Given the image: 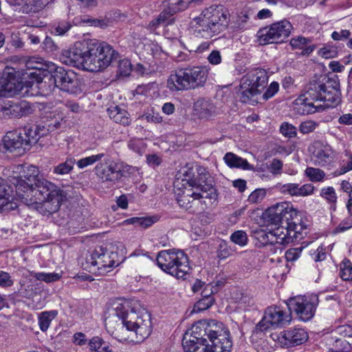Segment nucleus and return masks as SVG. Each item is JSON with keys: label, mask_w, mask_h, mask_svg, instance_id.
Returning <instances> with one entry per match:
<instances>
[{"label": "nucleus", "mask_w": 352, "mask_h": 352, "mask_svg": "<svg viewBox=\"0 0 352 352\" xmlns=\"http://www.w3.org/2000/svg\"><path fill=\"white\" fill-rule=\"evenodd\" d=\"M3 82L6 97H10L18 94L21 89V84L19 82H16L15 79H3Z\"/></svg>", "instance_id": "nucleus-43"}, {"label": "nucleus", "mask_w": 352, "mask_h": 352, "mask_svg": "<svg viewBox=\"0 0 352 352\" xmlns=\"http://www.w3.org/2000/svg\"><path fill=\"white\" fill-rule=\"evenodd\" d=\"M108 114L111 119L115 122L122 125H129L131 120L128 112L118 106L111 107L108 109Z\"/></svg>", "instance_id": "nucleus-29"}, {"label": "nucleus", "mask_w": 352, "mask_h": 352, "mask_svg": "<svg viewBox=\"0 0 352 352\" xmlns=\"http://www.w3.org/2000/svg\"><path fill=\"white\" fill-rule=\"evenodd\" d=\"M320 195L329 204L331 208L336 210V204L337 202V195L335 189L331 186L322 188L320 190Z\"/></svg>", "instance_id": "nucleus-41"}, {"label": "nucleus", "mask_w": 352, "mask_h": 352, "mask_svg": "<svg viewBox=\"0 0 352 352\" xmlns=\"http://www.w3.org/2000/svg\"><path fill=\"white\" fill-rule=\"evenodd\" d=\"M268 74L263 69L248 72L241 80L237 94L243 103L254 104L260 102L261 94L268 83Z\"/></svg>", "instance_id": "nucleus-9"}, {"label": "nucleus", "mask_w": 352, "mask_h": 352, "mask_svg": "<svg viewBox=\"0 0 352 352\" xmlns=\"http://www.w3.org/2000/svg\"><path fill=\"white\" fill-rule=\"evenodd\" d=\"M124 324H131L133 330L130 336H121L118 333V337L122 340L137 341L141 342L148 338L152 331L151 318L149 313L142 310L138 313L135 312L131 307L126 310Z\"/></svg>", "instance_id": "nucleus-11"}, {"label": "nucleus", "mask_w": 352, "mask_h": 352, "mask_svg": "<svg viewBox=\"0 0 352 352\" xmlns=\"http://www.w3.org/2000/svg\"><path fill=\"white\" fill-rule=\"evenodd\" d=\"M167 2V8L170 11V14H176L179 12L185 10L188 8L189 0H166Z\"/></svg>", "instance_id": "nucleus-40"}, {"label": "nucleus", "mask_w": 352, "mask_h": 352, "mask_svg": "<svg viewBox=\"0 0 352 352\" xmlns=\"http://www.w3.org/2000/svg\"><path fill=\"white\" fill-rule=\"evenodd\" d=\"M223 160L225 163L230 168H238L243 170H252L253 168V166L250 165L246 160L232 153H227Z\"/></svg>", "instance_id": "nucleus-28"}, {"label": "nucleus", "mask_w": 352, "mask_h": 352, "mask_svg": "<svg viewBox=\"0 0 352 352\" xmlns=\"http://www.w3.org/2000/svg\"><path fill=\"white\" fill-rule=\"evenodd\" d=\"M214 303V298L209 294L204 296L203 298L198 300L192 310V313H198L210 308Z\"/></svg>", "instance_id": "nucleus-42"}, {"label": "nucleus", "mask_w": 352, "mask_h": 352, "mask_svg": "<svg viewBox=\"0 0 352 352\" xmlns=\"http://www.w3.org/2000/svg\"><path fill=\"white\" fill-rule=\"evenodd\" d=\"M132 71V65L127 58L120 60L118 65V75L119 76H129Z\"/></svg>", "instance_id": "nucleus-48"}, {"label": "nucleus", "mask_w": 352, "mask_h": 352, "mask_svg": "<svg viewBox=\"0 0 352 352\" xmlns=\"http://www.w3.org/2000/svg\"><path fill=\"white\" fill-rule=\"evenodd\" d=\"M303 250L302 247L296 248H290L287 250L285 254V258L287 261H296L300 256L302 251Z\"/></svg>", "instance_id": "nucleus-58"}, {"label": "nucleus", "mask_w": 352, "mask_h": 352, "mask_svg": "<svg viewBox=\"0 0 352 352\" xmlns=\"http://www.w3.org/2000/svg\"><path fill=\"white\" fill-rule=\"evenodd\" d=\"M104 157V153H98L97 155H92L86 157L81 158L76 163L78 168L82 169L85 167L93 165L96 162L100 161Z\"/></svg>", "instance_id": "nucleus-45"}, {"label": "nucleus", "mask_w": 352, "mask_h": 352, "mask_svg": "<svg viewBox=\"0 0 352 352\" xmlns=\"http://www.w3.org/2000/svg\"><path fill=\"white\" fill-rule=\"evenodd\" d=\"M290 311L276 306L267 308L263 319L256 325V328L263 331L270 328L276 329L289 324L292 320Z\"/></svg>", "instance_id": "nucleus-16"}, {"label": "nucleus", "mask_w": 352, "mask_h": 352, "mask_svg": "<svg viewBox=\"0 0 352 352\" xmlns=\"http://www.w3.org/2000/svg\"><path fill=\"white\" fill-rule=\"evenodd\" d=\"M254 236L257 240L256 244L258 246H265L268 244L275 243L272 230L267 232L264 230H260L255 232Z\"/></svg>", "instance_id": "nucleus-37"}, {"label": "nucleus", "mask_w": 352, "mask_h": 352, "mask_svg": "<svg viewBox=\"0 0 352 352\" xmlns=\"http://www.w3.org/2000/svg\"><path fill=\"white\" fill-rule=\"evenodd\" d=\"M128 146L131 151L142 155L146 148V144L142 139H132L128 143Z\"/></svg>", "instance_id": "nucleus-50"}, {"label": "nucleus", "mask_w": 352, "mask_h": 352, "mask_svg": "<svg viewBox=\"0 0 352 352\" xmlns=\"http://www.w3.org/2000/svg\"><path fill=\"white\" fill-rule=\"evenodd\" d=\"M276 340L285 346H292L300 345L305 342L308 338L307 331L299 327H295L282 331L279 335H276Z\"/></svg>", "instance_id": "nucleus-19"}, {"label": "nucleus", "mask_w": 352, "mask_h": 352, "mask_svg": "<svg viewBox=\"0 0 352 352\" xmlns=\"http://www.w3.org/2000/svg\"><path fill=\"white\" fill-rule=\"evenodd\" d=\"M19 295L26 298H32L36 294V289L34 285L25 278H21L19 280V288L18 289Z\"/></svg>", "instance_id": "nucleus-32"}, {"label": "nucleus", "mask_w": 352, "mask_h": 352, "mask_svg": "<svg viewBox=\"0 0 352 352\" xmlns=\"http://www.w3.org/2000/svg\"><path fill=\"white\" fill-rule=\"evenodd\" d=\"M290 45L293 49L301 50L302 55H309L316 49V45L311 43V41L303 36L291 39Z\"/></svg>", "instance_id": "nucleus-27"}, {"label": "nucleus", "mask_w": 352, "mask_h": 352, "mask_svg": "<svg viewBox=\"0 0 352 352\" xmlns=\"http://www.w3.org/2000/svg\"><path fill=\"white\" fill-rule=\"evenodd\" d=\"M71 28V25L66 21H63L58 23L57 27L55 28L56 33L58 35H63L66 33Z\"/></svg>", "instance_id": "nucleus-64"}, {"label": "nucleus", "mask_w": 352, "mask_h": 352, "mask_svg": "<svg viewBox=\"0 0 352 352\" xmlns=\"http://www.w3.org/2000/svg\"><path fill=\"white\" fill-rule=\"evenodd\" d=\"M229 13L222 6H212L192 19L190 27L197 36L212 38L228 26Z\"/></svg>", "instance_id": "nucleus-7"}, {"label": "nucleus", "mask_w": 352, "mask_h": 352, "mask_svg": "<svg viewBox=\"0 0 352 352\" xmlns=\"http://www.w3.org/2000/svg\"><path fill=\"white\" fill-rule=\"evenodd\" d=\"M30 274L31 276L35 278L36 280L40 281H44L46 283H52L59 280L62 277V273H45V272H30Z\"/></svg>", "instance_id": "nucleus-34"}, {"label": "nucleus", "mask_w": 352, "mask_h": 352, "mask_svg": "<svg viewBox=\"0 0 352 352\" xmlns=\"http://www.w3.org/2000/svg\"><path fill=\"white\" fill-rule=\"evenodd\" d=\"M276 188L280 192L292 197H307L314 194L315 187L311 184L300 186L296 183L278 184Z\"/></svg>", "instance_id": "nucleus-21"}, {"label": "nucleus", "mask_w": 352, "mask_h": 352, "mask_svg": "<svg viewBox=\"0 0 352 352\" xmlns=\"http://www.w3.org/2000/svg\"><path fill=\"white\" fill-rule=\"evenodd\" d=\"M292 25L289 21L283 20L261 29L257 33L261 45L283 42L291 34Z\"/></svg>", "instance_id": "nucleus-13"}, {"label": "nucleus", "mask_w": 352, "mask_h": 352, "mask_svg": "<svg viewBox=\"0 0 352 352\" xmlns=\"http://www.w3.org/2000/svg\"><path fill=\"white\" fill-rule=\"evenodd\" d=\"M334 159V151L329 145L316 143L312 160L314 164L325 166L330 164Z\"/></svg>", "instance_id": "nucleus-23"}, {"label": "nucleus", "mask_w": 352, "mask_h": 352, "mask_svg": "<svg viewBox=\"0 0 352 352\" xmlns=\"http://www.w3.org/2000/svg\"><path fill=\"white\" fill-rule=\"evenodd\" d=\"M318 126V122L309 120L300 123L299 126V131L302 134H308L313 132Z\"/></svg>", "instance_id": "nucleus-52"}, {"label": "nucleus", "mask_w": 352, "mask_h": 352, "mask_svg": "<svg viewBox=\"0 0 352 352\" xmlns=\"http://www.w3.org/2000/svg\"><path fill=\"white\" fill-rule=\"evenodd\" d=\"M305 173L309 180L313 182H322L325 176V173L322 170L314 167H307Z\"/></svg>", "instance_id": "nucleus-46"}, {"label": "nucleus", "mask_w": 352, "mask_h": 352, "mask_svg": "<svg viewBox=\"0 0 352 352\" xmlns=\"http://www.w3.org/2000/svg\"><path fill=\"white\" fill-rule=\"evenodd\" d=\"M120 263L116 252L104 250L101 247L94 250L87 258V263L90 265V267H93V270H97L100 274L108 272Z\"/></svg>", "instance_id": "nucleus-15"}, {"label": "nucleus", "mask_w": 352, "mask_h": 352, "mask_svg": "<svg viewBox=\"0 0 352 352\" xmlns=\"http://www.w3.org/2000/svg\"><path fill=\"white\" fill-rule=\"evenodd\" d=\"M298 213V210L290 202H280L269 208L265 212V216L272 224H290L297 219Z\"/></svg>", "instance_id": "nucleus-17"}, {"label": "nucleus", "mask_w": 352, "mask_h": 352, "mask_svg": "<svg viewBox=\"0 0 352 352\" xmlns=\"http://www.w3.org/2000/svg\"><path fill=\"white\" fill-rule=\"evenodd\" d=\"M8 186L6 181L0 177V209H10L12 206L9 207L8 205L11 204L12 197L8 192Z\"/></svg>", "instance_id": "nucleus-33"}, {"label": "nucleus", "mask_w": 352, "mask_h": 352, "mask_svg": "<svg viewBox=\"0 0 352 352\" xmlns=\"http://www.w3.org/2000/svg\"><path fill=\"white\" fill-rule=\"evenodd\" d=\"M147 122L154 124H159L163 121V118L161 114L154 111L153 109L145 113L143 116Z\"/></svg>", "instance_id": "nucleus-54"}, {"label": "nucleus", "mask_w": 352, "mask_h": 352, "mask_svg": "<svg viewBox=\"0 0 352 352\" xmlns=\"http://www.w3.org/2000/svg\"><path fill=\"white\" fill-rule=\"evenodd\" d=\"M283 164L278 159H274L269 167L270 171L273 175H279L281 173Z\"/></svg>", "instance_id": "nucleus-61"}, {"label": "nucleus", "mask_w": 352, "mask_h": 352, "mask_svg": "<svg viewBox=\"0 0 352 352\" xmlns=\"http://www.w3.org/2000/svg\"><path fill=\"white\" fill-rule=\"evenodd\" d=\"M278 226L272 230L273 237L275 243L288 244L292 242L291 235V227L289 223L286 224L277 225Z\"/></svg>", "instance_id": "nucleus-26"}, {"label": "nucleus", "mask_w": 352, "mask_h": 352, "mask_svg": "<svg viewBox=\"0 0 352 352\" xmlns=\"http://www.w3.org/2000/svg\"><path fill=\"white\" fill-rule=\"evenodd\" d=\"M266 196L264 188H258L254 190L248 197V201L251 204L261 203Z\"/></svg>", "instance_id": "nucleus-51"}, {"label": "nucleus", "mask_w": 352, "mask_h": 352, "mask_svg": "<svg viewBox=\"0 0 352 352\" xmlns=\"http://www.w3.org/2000/svg\"><path fill=\"white\" fill-rule=\"evenodd\" d=\"M18 170H23L20 176L10 175V182L15 186L16 195L27 202L37 204V210L43 215H50L57 212L65 200L67 192L54 183L38 177L36 166L19 165Z\"/></svg>", "instance_id": "nucleus-1"}, {"label": "nucleus", "mask_w": 352, "mask_h": 352, "mask_svg": "<svg viewBox=\"0 0 352 352\" xmlns=\"http://www.w3.org/2000/svg\"><path fill=\"white\" fill-rule=\"evenodd\" d=\"M45 126L46 135L49 132H54L56 130L64 129L66 126V120L63 116H58V118L54 117L44 125Z\"/></svg>", "instance_id": "nucleus-39"}, {"label": "nucleus", "mask_w": 352, "mask_h": 352, "mask_svg": "<svg viewBox=\"0 0 352 352\" xmlns=\"http://www.w3.org/2000/svg\"><path fill=\"white\" fill-rule=\"evenodd\" d=\"M351 36L352 34L349 30L341 29L338 31H333L331 33V37L335 41H346Z\"/></svg>", "instance_id": "nucleus-53"}, {"label": "nucleus", "mask_w": 352, "mask_h": 352, "mask_svg": "<svg viewBox=\"0 0 352 352\" xmlns=\"http://www.w3.org/2000/svg\"><path fill=\"white\" fill-rule=\"evenodd\" d=\"M279 85L276 82H272L264 94H261V100H267L272 98L278 91Z\"/></svg>", "instance_id": "nucleus-56"}, {"label": "nucleus", "mask_w": 352, "mask_h": 352, "mask_svg": "<svg viewBox=\"0 0 352 352\" xmlns=\"http://www.w3.org/2000/svg\"><path fill=\"white\" fill-rule=\"evenodd\" d=\"M338 50L335 45H326L318 50V54L322 58L329 59L338 56Z\"/></svg>", "instance_id": "nucleus-47"}, {"label": "nucleus", "mask_w": 352, "mask_h": 352, "mask_svg": "<svg viewBox=\"0 0 352 352\" xmlns=\"http://www.w3.org/2000/svg\"><path fill=\"white\" fill-rule=\"evenodd\" d=\"M5 148L14 153L16 155H21L25 150H28L24 136L21 132L9 131L3 138Z\"/></svg>", "instance_id": "nucleus-20"}, {"label": "nucleus", "mask_w": 352, "mask_h": 352, "mask_svg": "<svg viewBox=\"0 0 352 352\" xmlns=\"http://www.w3.org/2000/svg\"><path fill=\"white\" fill-rule=\"evenodd\" d=\"M118 57V53L108 43L85 39L63 50L60 60L67 65L95 72L107 68Z\"/></svg>", "instance_id": "nucleus-3"}, {"label": "nucleus", "mask_w": 352, "mask_h": 352, "mask_svg": "<svg viewBox=\"0 0 352 352\" xmlns=\"http://www.w3.org/2000/svg\"><path fill=\"white\" fill-rule=\"evenodd\" d=\"M28 104L25 102L13 103L8 102L5 105H1V113L3 116L21 117L26 114Z\"/></svg>", "instance_id": "nucleus-25"}, {"label": "nucleus", "mask_w": 352, "mask_h": 352, "mask_svg": "<svg viewBox=\"0 0 352 352\" xmlns=\"http://www.w3.org/2000/svg\"><path fill=\"white\" fill-rule=\"evenodd\" d=\"M280 133L285 137L293 138L297 134L296 128L288 122H283L280 127Z\"/></svg>", "instance_id": "nucleus-55"}, {"label": "nucleus", "mask_w": 352, "mask_h": 352, "mask_svg": "<svg viewBox=\"0 0 352 352\" xmlns=\"http://www.w3.org/2000/svg\"><path fill=\"white\" fill-rule=\"evenodd\" d=\"M195 114L199 119L209 120L217 114V108L210 98H200L194 103Z\"/></svg>", "instance_id": "nucleus-22"}, {"label": "nucleus", "mask_w": 352, "mask_h": 352, "mask_svg": "<svg viewBox=\"0 0 352 352\" xmlns=\"http://www.w3.org/2000/svg\"><path fill=\"white\" fill-rule=\"evenodd\" d=\"M339 274L344 281L352 280V263L348 259H344L340 264Z\"/></svg>", "instance_id": "nucleus-44"}, {"label": "nucleus", "mask_w": 352, "mask_h": 352, "mask_svg": "<svg viewBox=\"0 0 352 352\" xmlns=\"http://www.w3.org/2000/svg\"><path fill=\"white\" fill-rule=\"evenodd\" d=\"M340 102L339 82L328 78L325 82H311L307 90L294 100L293 108L299 115H307L336 107Z\"/></svg>", "instance_id": "nucleus-5"}, {"label": "nucleus", "mask_w": 352, "mask_h": 352, "mask_svg": "<svg viewBox=\"0 0 352 352\" xmlns=\"http://www.w3.org/2000/svg\"><path fill=\"white\" fill-rule=\"evenodd\" d=\"M76 164L74 157H67L64 162L60 163L53 168V173L63 175L69 173Z\"/></svg>", "instance_id": "nucleus-36"}, {"label": "nucleus", "mask_w": 352, "mask_h": 352, "mask_svg": "<svg viewBox=\"0 0 352 352\" xmlns=\"http://www.w3.org/2000/svg\"><path fill=\"white\" fill-rule=\"evenodd\" d=\"M26 5L34 8V11L42 9L47 3L48 0H23Z\"/></svg>", "instance_id": "nucleus-62"}, {"label": "nucleus", "mask_w": 352, "mask_h": 352, "mask_svg": "<svg viewBox=\"0 0 352 352\" xmlns=\"http://www.w3.org/2000/svg\"><path fill=\"white\" fill-rule=\"evenodd\" d=\"M157 264L164 272L177 278H184L190 270L188 258L182 250L160 251L157 256Z\"/></svg>", "instance_id": "nucleus-10"}, {"label": "nucleus", "mask_w": 352, "mask_h": 352, "mask_svg": "<svg viewBox=\"0 0 352 352\" xmlns=\"http://www.w3.org/2000/svg\"><path fill=\"white\" fill-rule=\"evenodd\" d=\"M208 74L209 67L207 66L179 68L170 74L166 86L171 91L199 89L205 85Z\"/></svg>", "instance_id": "nucleus-8"}, {"label": "nucleus", "mask_w": 352, "mask_h": 352, "mask_svg": "<svg viewBox=\"0 0 352 352\" xmlns=\"http://www.w3.org/2000/svg\"><path fill=\"white\" fill-rule=\"evenodd\" d=\"M197 175L192 168L184 167L174 182L176 199L180 207L191 213L198 212L200 199L208 198L214 190L212 179L206 168L197 166Z\"/></svg>", "instance_id": "nucleus-4"}, {"label": "nucleus", "mask_w": 352, "mask_h": 352, "mask_svg": "<svg viewBox=\"0 0 352 352\" xmlns=\"http://www.w3.org/2000/svg\"><path fill=\"white\" fill-rule=\"evenodd\" d=\"M89 346L91 352H112L108 344L99 337L92 338L89 342Z\"/></svg>", "instance_id": "nucleus-38"}, {"label": "nucleus", "mask_w": 352, "mask_h": 352, "mask_svg": "<svg viewBox=\"0 0 352 352\" xmlns=\"http://www.w3.org/2000/svg\"><path fill=\"white\" fill-rule=\"evenodd\" d=\"M133 167L123 162L111 161L106 164H98L94 170L97 177L102 183L113 186L118 182L126 172H129Z\"/></svg>", "instance_id": "nucleus-14"}, {"label": "nucleus", "mask_w": 352, "mask_h": 352, "mask_svg": "<svg viewBox=\"0 0 352 352\" xmlns=\"http://www.w3.org/2000/svg\"><path fill=\"white\" fill-rule=\"evenodd\" d=\"M292 242L300 241L307 234V226L299 222V219L292 221L290 223Z\"/></svg>", "instance_id": "nucleus-31"}, {"label": "nucleus", "mask_w": 352, "mask_h": 352, "mask_svg": "<svg viewBox=\"0 0 352 352\" xmlns=\"http://www.w3.org/2000/svg\"><path fill=\"white\" fill-rule=\"evenodd\" d=\"M184 352H231L233 343L230 331L215 320H199L186 332Z\"/></svg>", "instance_id": "nucleus-2"}, {"label": "nucleus", "mask_w": 352, "mask_h": 352, "mask_svg": "<svg viewBox=\"0 0 352 352\" xmlns=\"http://www.w3.org/2000/svg\"><path fill=\"white\" fill-rule=\"evenodd\" d=\"M352 228V214L343 219L333 230L334 234L345 232Z\"/></svg>", "instance_id": "nucleus-57"}, {"label": "nucleus", "mask_w": 352, "mask_h": 352, "mask_svg": "<svg viewBox=\"0 0 352 352\" xmlns=\"http://www.w3.org/2000/svg\"><path fill=\"white\" fill-rule=\"evenodd\" d=\"M158 221V218L155 216L153 217H132L124 221L126 225L133 224L135 227L141 228H148Z\"/></svg>", "instance_id": "nucleus-30"}, {"label": "nucleus", "mask_w": 352, "mask_h": 352, "mask_svg": "<svg viewBox=\"0 0 352 352\" xmlns=\"http://www.w3.org/2000/svg\"><path fill=\"white\" fill-rule=\"evenodd\" d=\"M14 281L9 273L0 271V286L3 287H11Z\"/></svg>", "instance_id": "nucleus-60"}, {"label": "nucleus", "mask_w": 352, "mask_h": 352, "mask_svg": "<svg viewBox=\"0 0 352 352\" xmlns=\"http://www.w3.org/2000/svg\"><path fill=\"white\" fill-rule=\"evenodd\" d=\"M346 160H342V164L340 170L335 172L336 175H340L352 170V155H345Z\"/></svg>", "instance_id": "nucleus-59"}, {"label": "nucleus", "mask_w": 352, "mask_h": 352, "mask_svg": "<svg viewBox=\"0 0 352 352\" xmlns=\"http://www.w3.org/2000/svg\"><path fill=\"white\" fill-rule=\"evenodd\" d=\"M318 304L316 295L298 296L290 301L289 310L296 313L298 318L304 322L309 320L315 314Z\"/></svg>", "instance_id": "nucleus-18"}, {"label": "nucleus", "mask_w": 352, "mask_h": 352, "mask_svg": "<svg viewBox=\"0 0 352 352\" xmlns=\"http://www.w3.org/2000/svg\"><path fill=\"white\" fill-rule=\"evenodd\" d=\"M21 132L24 136L28 149L32 144L36 143L41 137L46 135L45 126L41 125L25 127Z\"/></svg>", "instance_id": "nucleus-24"}, {"label": "nucleus", "mask_w": 352, "mask_h": 352, "mask_svg": "<svg viewBox=\"0 0 352 352\" xmlns=\"http://www.w3.org/2000/svg\"><path fill=\"white\" fill-rule=\"evenodd\" d=\"M230 238L232 242L241 247L245 246L248 243V235L243 230L235 231L231 234Z\"/></svg>", "instance_id": "nucleus-49"}, {"label": "nucleus", "mask_w": 352, "mask_h": 352, "mask_svg": "<svg viewBox=\"0 0 352 352\" xmlns=\"http://www.w3.org/2000/svg\"><path fill=\"white\" fill-rule=\"evenodd\" d=\"M28 67L33 71L28 73V76L35 81L37 85H42L43 78L47 76L46 72L54 73V83L60 89L71 94H76L80 91V82L76 74L72 70H65L61 67H57L52 62H47L44 65L37 63L33 65V60L27 63Z\"/></svg>", "instance_id": "nucleus-6"}, {"label": "nucleus", "mask_w": 352, "mask_h": 352, "mask_svg": "<svg viewBox=\"0 0 352 352\" xmlns=\"http://www.w3.org/2000/svg\"><path fill=\"white\" fill-rule=\"evenodd\" d=\"M131 308V302L126 300L118 299L113 302L112 304L111 308V314L105 320V324L107 327H111L113 323L114 322H116V327H114V330L112 331V335L114 336L116 339L121 342H135L138 343L137 341H131V340H120L118 337V333L121 336H130V333L131 331H134L133 330V327L131 324L126 325L124 324V319L125 318V314L126 310H129Z\"/></svg>", "instance_id": "nucleus-12"}, {"label": "nucleus", "mask_w": 352, "mask_h": 352, "mask_svg": "<svg viewBox=\"0 0 352 352\" xmlns=\"http://www.w3.org/2000/svg\"><path fill=\"white\" fill-rule=\"evenodd\" d=\"M58 314L56 310L49 311H43L38 316V324L42 331H46L53 319H54Z\"/></svg>", "instance_id": "nucleus-35"}, {"label": "nucleus", "mask_w": 352, "mask_h": 352, "mask_svg": "<svg viewBox=\"0 0 352 352\" xmlns=\"http://www.w3.org/2000/svg\"><path fill=\"white\" fill-rule=\"evenodd\" d=\"M208 60L212 65H219L221 62V56L218 50H213L208 56Z\"/></svg>", "instance_id": "nucleus-63"}]
</instances>
